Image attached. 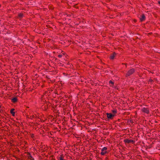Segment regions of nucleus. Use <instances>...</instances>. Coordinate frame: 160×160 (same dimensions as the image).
I'll use <instances>...</instances> for the list:
<instances>
[{"label": "nucleus", "instance_id": "f257e3e1", "mask_svg": "<svg viewBox=\"0 0 160 160\" xmlns=\"http://www.w3.org/2000/svg\"><path fill=\"white\" fill-rule=\"evenodd\" d=\"M107 148L106 147H104L101 149V152H100V154L102 155H104L105 154L108 153L107 150Z\"/></svg>", "mask_w": 160, "mask_h": 160}, {"label": "nucleus", "instance_id": "f03ea898", "mask_svg": "<svg viewBox=\"0 0 160 160\" xmlns=\"http://www.w3.org/2000/svg\"><path fill=\"white\" fill-rule=\"evenodd\" d=\"M124 141L125 143H134V141L133 140L128 139H124Z\"/></svg>", "mask_w": 160, "mask_h": 160}, {"label": "nucleus", "instance_id": "7ed1b4c3", "mask_svg": "<svg viewBox=\"0 0 160 160\" xmlns=\"http://www.w3.org/2000/svg\"><path fill=\"white\" fill-rule=\"evenodd\" d=\"M134 69H130V70H129L128 71V72L127 73V74H126L127 76H129L130 75L132 74V73H133V72H134Z\"/></svg>", "mask_w": 160, "mask_h": 160}, {"label": "nucleus", "instance_id": "20e7f679", "mask_svg": "<svg viewBox=\"0 0 160 160\" xmlns=\"http://www.w3.org/2000/svg\"><path fill=\"white\" fill-rule=\"evenodd\" d=\"M106 115H107V117L108 118L111 119L112 117L114 116V114H112L111 113H106Z\"/></svg>", "mask_w": 160, "mask_h": 160}, {"label": "nucleus", "instance_id": "39448f33", "mask_svg": "<svg viewBox=\"0 0 160 160\" xmlns=\"http://www.w3.org/2000/svg\"><path fill=\"white\" fill-rule=\"evenodd\" d=\"M142 112H145L147 113H148L149 112V111L148 108H144L142 109Z\"/></svg>", "mask_w": 160, "mask_h": 160}, {"label": "nucleus", "instance_id": "423d86ee", "mask_svg": "<svg viewBox=\"0 0 160 160\" xmlns=\"http://www.w3.org/2000/svg\"><path fill=\"white\" fill-rule=\"evenodd\" d=\"M145 19V16L144 15H142L141 16V18H140V20L141 21H144Z\"/></svg>", "mask_w": 160, "mask_h": 160}, {"label": "nucleus", "instance_id": "0eeeda50", "mask_svg": "<svg viewBox=\"0 0 160 160\" xmlns=\"http://www.w3.org/2000/svg\"><path fill=\"white\" fill-rule=\"evenodd\" d=\"M116 55V54L114 53H113L112 55H111V56L110 57V58L111 59H112L114 58V57Z\"/></svg>", "mask_w": 160, "mask_h": 160}, {"label": "nucleus", "instance_id": "6e6552de", "mask_svg": "<svg viewBox=\"0 0 160 160\" xmlns=\"http://www.w3.org/2000/svg\"><path fill=\"white\" fill-rule=\"evenodd\" d=\"M17 101V99L16 98H13L12 100V102H16Z\"/></svg>", "mask_w": 160, "mask_h": 160}, {"label": "nucleus", "instance_id": "1a4fd4ad", "mask_svg": "<svg viewBox=\"0 0 160 160\" xmlns=\"http://www.w3.org/2000/svg\"><path fill=\"white\" fill-rule=\"evenodd\" d=\"M112 112L113 113L112 114H114L115 115V114L117 112V111L116 109H114L112 110Z\"/></svg>", "mask_w": 160, "mask_h": 160}, {"label": "nucleus", "instance_id": "9d476101", "mask_svg": "<svg viewBox=\"0 0 160 160\" xmlns=\"http://www.w3.org/2000/svg\"><path fill=\"white\" fill-rule=\"evenodd\" d=\"M49 93L48 92H46L45 93L44 95L43 96L42 98H43L45 97V96H49Z\"/></svg>", "mask_w": 160, "mask_h": 160}, {"label": "nucleus", "instance_id": "9b49d317", "mask_svg": "<svg viewBox=\"0 0 160 160\" xmlns=\"http://www.w3.org/2000/svg\"><path fill=\"white\" fill-rule=\"evenodd\" d=\"M14 110V109H12L11 110V113H12L13 116H14V115H15V113L14 112H13Z\"/></svg>", "mask_w": 160, "mask_h": 160}, {"label": "nucleus", "instance_id": "f8f14e48", "mask_svg": "<svg viewBox=\"0 0 160 160\" xmlns=\"http://www.w3.org/2000/svg\"><path fill=\"white\" fill-rule=\"evenodd\" d=\"M58 160H65L64 159L63 157L61 156L59 158Z\"/></svg>", "mask_w": 160, "mask_h": 160}, {"label": "nucleus", "instance_id": "ddd939ff", "mask_svg": "<svg viewBox=\"0 0 160 160\" xmlns=\"http://www.w3.org/2000/svg\"><path fill=\"white\" fill-rule=\"evenodd\" d=\"M109 82L110 84H113L114 83V82H113L112 81H109Z\"/></svg>", "mask_w": 160, "mask_h": 160}, {"label": "nucleus", "instance_id": "4468645a", "mask_svg": "<svg viewBox=\"0 0 160 160\" xmlns=\"http://www.w3.org/2000/svg\"><path fill=\"white\" fill-rule=\"evenodd\" d=\"M22 14L21 13H20L19 15V16L20 17H22Z\"/></svg>", "mask_w": 160, "mask_h": 160}, {"label": "nucleus", "instance_id": "2eb2a0df", "mask_svg": "<svg viewBox=\"0 0 160 160\" xmlns=\"http://www.w3.org/2000/svg\"><path fill=\"white\" fill-rule=\"evenodd\" d=\"M58 57H59V58H61V57H62V55H61V54L59 55H58Z\"/></svg>", "mask_w": 160, "mask_h": 160}, {"label": "nucleus", "instance_id": "dca6fc26", "mask_svg": "<svg viewBox=\"0 0 160 160\" xmlns=\"http://www.w3.org/2000/svg\"><path fill=\"white\" fill-rule=\"evenodd\" d=\"M158 3L160 5V1H158Z\"/></svg>", "mask_w": 160, "mask_h": 160}]
</instances>
